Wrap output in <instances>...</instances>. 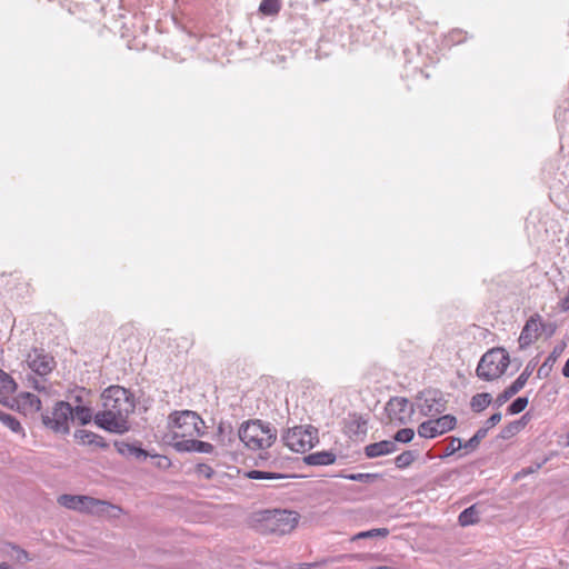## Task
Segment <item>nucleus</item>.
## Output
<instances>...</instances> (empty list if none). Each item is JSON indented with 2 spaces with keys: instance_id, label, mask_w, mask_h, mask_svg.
<instances>
[{
  "instance_id": "nucleus-1",
  "label": "nucleus",
  "mask_w": 569,
  "mask_h": 569,
  "mask_svg": "<svg viewBox=\"0 0 569 569\" xmlns=\"http://www.w3.org/2000/svg\"><path fill=\"white\" fill-rule=\"evenodd\" d=\"M101 400L102 410L96 413L94 423L109 432H127L128 418L136 408L133 395L121 386H110L102 392Z\"/></svg>"
},
{
  "instance_id": "nucleus-2",
  "label": "nucleus",
  "mask_w": 569,
  "mask_h": 569,
  "mask_svg": "<svg viewBox=\"0 0 569 569\" xmlns=\"http://www.w3.org/2000/svg\"><path fill=\"white\" fill-rule=\"evenodd\" d=\"M238 438L249 450H264L277 440V429L262 420H248L241 423Z\"/></svg>"
},
{
  "instance_id": "nucleus-3",
  "label": "nucleus",
  "mask_w": 569,
  "mask_h": 569,
  "mask_svg": "<svg viewBox=\"0 0 569 569\" xmlns=\"http://www.w3.org/2000/svg\"><path fill=\"white\" fill-rule=\"evenodd\" d=\"M509 355L502 348H492L480 359L476 369L477 377L491 381L502 376L509 366Z\"/></svg>"
},
{
  "instance_id": "nucleus-4",
  "label": "nucleus",
  "mask_w": 569,
  "mask_h": 569,
  "mask_svg": "<svg viewBox=\"0 0 569 569\" xmlns=\"http://www.w3.org/2000/svg\"><path fill=\"white\" fill-rule=\"evenodd\" d=\"M43 426L58 435L70 432V421H73V407L67 401H57L51 410L41 415Z\"/></svg>"
},
{
  "instance_id": "nucleus-5",
  "label": "nucleus",
  "mask_w": 569,
  "mask_h": 569,
  "mask_svg": "<svg viewBox=\"0 0 569 569\" xmlns=\"http://www.w3.org/2000/svg\"><path fill=\"white\" fill-rule=\"evenodd\" d=\"M176 437H202L204 435V421L191 410L174 411L169 416Z\"/></svg>"
},
{
  "instance_id": "nucleus-6",
  "label": "nucleus",
  "mask_w": 569,
  "mask_h": 569,
  "mask_svg": "<svg viewBox=\"0 0 569 569\" xmlns=\"http://www.w3.org/2000/svg\"><path fill=\"white\" fill-rule=\"evenodd\" d=\"M284 446L295 452H306L319 442L318 429L311 425L289 428L281 437Z\"/></svg>"
},
{
  "instance_id": "nucleus-7",
  "label": "nucleus",
  "mask_w": 569,
  "mask_h": 569,
  "mask_svg": "<svg viewBox=\"0 0 569 569\" xmlns=\"http://www.w3.org/2000/svg\"><path fill=\"white\" fill-rule=\"evenodd\" d=\"M59 503L68 509L96 513L99 516L108 513L109 510L121 511L120 508L107 501L88 496L62 495L59 497Z\"/></svg>"
},
{
  "instance_id": "nucleus-8",
  "label": "nucleus",
  "mask_w": 569,
  "mask_h": 569,
  "mask_svg": "<svg viewBox=\"0 0 569 569\" xmlns=\"http://www.w3.org/2000/svg\"><path fill=\"white\" fill-rule=\"evenodd\" d=\"M264 528L276 535L291 532L298 523V513L290 510H271L263 516Z\"/></svg>"
},
{
  "instance_id": "nucleus-9",
  "label": "nucleus",
  "mask_w": 569,
  "mask_h": 569,
  "mask_svg": "<svg viewBox=\"0 0 569 569\" xmlns=\"http://www.w3.org/2000/svg\"><path fill=\"white\" fill-rule=\"evenodd\" d=\"M456 425L457 418L455 416L443 415L420 423L418 427V435L421 438L432 439L455 429Z\"/></svg>"
},
{
  "instance_id": "nucleus-10",
  "label": "nucleus",
  "mask_w": 569,
  "mask_h": 569,
  "mask_svg": "<svg viewBox=\"0 0 569 569\" xmlns=\"http://www.w3.org/2000/svg\"><path fill=\"white\" fill-rule=\"evenodd\" d=\"M385 410L389 422L395 425H406L415 412L412 403L402 397L391 398L386 403Z\"/></svg>"
},
{
  "instance_id": "nucleus-11",
  "label": "nucleus",
  "mask_w": 569,
  "mask_h": 569,
  "mask_svg": "<svg viewBox=\"0 0 569 569\" xmlns=\"http://www.w3.org/2000/svg\"><path fill=\"white\" fill-rule=\"evenodd\" d=\"M419 410L421 415L435 417L442 413L447 408V401L439 390H426L420 392L418 398Z\"/></svg>"
},
{
  "instance_id": "nucleus-12",
  "label": "nucleus",
  "mask_w": 569,
  "mask_h": 569,
  "mask_svg": "<svg viewBox=\"0 0 569 569\" xmlns=\"http://www.w3.org/2000/svg\"><path fill=\"white\" fill-rule=\"evenodd\" d=\"M533 367L528 363L525 370L519 375V377L507 387L501 393H499L495 400L497 407H501L505 405L511 397L518 393L527 383L529 377L532 373Z\"/></svg>"
},
{
  "instance_id": "nucleus-13",
  "label": "nucleus",
  "mask_w": 569,
  "mask_h": 569,
  "mask_svg": "<svg viewBox=\"0 0 569 569\" xmlns=\"http://www.w3.org/2000/svg\"><path fill=\"white\" fill-rule=\"evenodd\" d=\"M27 361L29 368L39 376L50 373L56 365L54 359L51 356L38 350L30 353Z\"/></svg>"
},
{
  "instance_id": "nucleus-14",
  "label": "nucleus",
  "mask_w": 569,
  "mask_h": 569,
  "mask_svg": "<svg viewBox=\"0 0 569 569\" xmlns=\"http://www.w3.org/2000/svg\"><path fill=\"white\" fill-rule=\"evenodd\" d=\"M174 448L180 452H201L212 453L213 446L209 442H204L197 439H181L174 442Z\"/></svg>"
},
{
  "instance_id": "nucleus-15",
  "label": "nucleus",
  "mask_w": 569,
  "mask_h": 569,
  "mask_svg": "<svg viewBox=\"0 0 569 569\" xmlns=\"http://www.w3.org/2000/svg\"><path fill=\"white\" fill-rule=\"evenodd\" d=\"M396 450L397 445L393 440H382L365 447V453L368 458L386 456L395 452Z\"/></svg>"
},
{
  "instance_id": "nucleus-16",
  "label": "nucleus",
  "mask_w": 569,
  "mask_h": 569,
  "mask_svg": "<svg viewBox=\"0 0 569 569\" xmlns=\"http://www.w3.org/2000/svg\"><path fill=\"white\" fill-rule=\"evenodd\" d=\"M538 331L539 323L533 318H530L521 330L518 340L520 348L530 346L538 338Z\"/></svg>"
},
{
  "instance_id": "nucleus-17",
  "label": "nucleus",
  "mask_w": 569,
  "mask_h": 569,
  "mask_svg": "<svg viewBox=\"0 0 569 569\" xmlns=\"http://www.w3.org/2000/svg\"><path fill=\"white\" fill-rule=\"evenodd\" d=\"M337 456L335 452L318 451L303 457V462L308 466H329L336 462Z\"/></svg>"
},
{
  "instance_id": "nucleus-18",
  "label": "nucleus",
  "mask_w": 569,
  "mask_h": 569,
  "mask_svg": "<svg viewBox=\"0 0 569 569\" xmlns=\"http://www.w3.org/2000/svg\"><path fill=\"white\" fill-rule=\"evenodd\" d=\"M238 433L236 435L230 422L221 421L218 425L216 440L224 447H231L236 441Z\"/></svg>"
},
{
  "instance_id": "nucleus-19",
  "label": "nucleus",
  "mask_w": 569,
  "mask_h": 569,
  "mask_svg": "<svg viewBox=\"0 0 569 569\" xmlns=\"http://www.w3.org/2000/svg\"><path fill=\"white\" fill-rule=\"evenodd\" d=\"M74 439L82 445H94L99 448L108 447V443L101 436L86 429L77 430L74 432Z\"/></svg>"
},
{
  "instance_id": "nucleus-20",
  "label": "nucleus",
  "mask_w": 569,
  "mask_h": 569,
  "mask_svg": "<svg viewBox=\"0 0 569 569\" xmlns=\"http://www.w3.org/2000/svg\"><path fill=\"white\" fill-rule=\"evenodd\" d=\"M114 447L124 457H134L137 459H146L148 457L146 450L129 442L116 441Z\"/></svg>"
},
{
  "instance_id": "nucleus-21",
  "label": "nucleus",
  "mask_w": 569,
  "mask_h": 569,
  "mask_svg": "<svg viewBox=\"0 0 569 569\" xmlns=\"http://www.w3.org/2000/svg\"><path fill=\"white\" fill-rule=\"evenodd\" d=\"M18 405L31 412H37L41 409V400L38 396L30 392L21 393L18 398Z\"/></svg>"
},
{
  "instance_id": "nucleus-22",
  "label": "nucleus",
  "mask_w": 569,
  "mask_h": 569,
  "mask_svg": "<svg viewBox=\"0 0 569 569\" xmlns=\"http://www.w3.org/2000/svg\"><path fill=\"white\" fill-rule=\"evenodd\" d=\"M562 351H563V347L557 346L553 348L552 352L547 357L545 362L540 366V368L538 370L539 377L548 376L553 363L557 361L558 357L561 355Z\"/></svg>"
},
{
  "instance_id": "nucleus-23",
  "label": "nucleus",
  "mask_w": 569,
  "mask_h": 569,
  "mask_svg": "<svg viewBox=\"0 0 569 569\" xmlns=\"http://www.w3.org/2000/svg\"><path fill=\"white\" fill-rule=\"evenodd\" d=\"M492 401V397L488 392L477 393L471 398L470 407L475 412L485 410Z\"/></svg>"
},
{
  "instance_id": "nucleus-24",
  "label": "nucleus",
  "mask_w": 569,
  "mask_h": 569,
  "mask_svg": "<svg viewBox=\"0 0 569 569\" xmlns=\"http://www.w3.org/2000/svg\"><path fill=\"white\" fill-rule=\"evenodd\" d=\"M249 479L254 480H282L289 478V476L279 472H269L261 470H250L247 472Z\"/></svg>"
},
{
  "instance_id": "nucleus-25",
  "label": "nucleus",
  "mask_w": 569,
  "mask_h": 569,
  "mask_svg": "<svg viewBox=\"0 0 569 569\" xmlns=\"http://www.w3.org/2000/svg\"><path fill=\"white\" fill-rule=\"evenodd\" d=\"M92 418L94 419L91 408L81 405L73 408V420H77L80 425H88Z\"/></svg>"
},
{
  "instance_id": "nucleus-26",
  "label": "nucleus",
  "mask_w": 569,
  "mask_h": 569,
  "mask_svg": "<svg viewBox=\"0 0 569 569\" xmlns=\"http://www.w3.org/2000/svg\"><path fill=\"white\" fill-rule=\"evenodd\" d=\"M281 9L280 0H262L259 6V12L263 16L274 17Z\"/></svg>"
},
{
  "instance_id": "nucleus-27",
  "label": "nucleus",
  "mask_w": 569,
  "mask_h": 569,
  "mask_svg": "<svg viewBox=\"0 0 569 569\" xmlns=\"http://www.w3.org/2000/svg\"><path fill=\"white\" fill-rule=\"evenodd\" d=\"M488 428H480L476 431V433L466 442H463V449L466 450V453L475 451L481 440L487 436Z\"/></svg>"
},
{
  "instance_id": "nucleus-28",
  "label": "nucleus",
  "mask_w": 569,
  "mask_h": 569,
  "mask_svg": "<svg viewBox=\"0 0 569 569\" xmlns=\"http://www.w3.org/2000/svg\"><path fill=\"white\" fill-rule=\"evenodd\" d=\"M389 529L388 528H376V529H370V530H367V531H361V532H358L356 533L352 538H351V541H356V540H360V539H371V538H386L388 537L389 535Z\"/></svg>"
},
{
  "instance_id": "nucleus-29",
  "label": "nucleus",
  "mask_w": 569,
  "mask_h": 569,
  "mask_svg": "<svg viewBox=\"0 0 569 569\" xmlns=\"http://www.w3.org/2000/svg\"><path fill=\"white\" fill-rule=\"evenodd\" d=\"M478 520H479V515H478V511L476 509V506H471V507L465 509L459 515V523L462 527H467V526L473 525V523L478 522Z\"/></svg>"
},
{
  "instance_id": "nucleus-30",
  "label": "nucleus",
  "mask_w": 569,
  "mask_h": 569,
  "mask_svg": "<svg viewBox=\"0 0 569 569\" xmlns=\"http://www.w3.org/2000/svg\"><path fill=\"white\" fill-rule=\"evenodd\" d=\"M0 388L6 395L13 393L17 389L14 380L3 370L0 369Z\"/></svg>"
},
{
  "instance_id": "nucleus-31",
  "label": "nucleus",
  "mask_w": 569,
  "mask_h": 569,
  "mask_svg": "<svg viewBox=\"0 0 569 569\" xmlns=\"http://www.w3.org/2000/svg\"><path fill=\"white\" fill-rule=\"evenodd\" d=\"M0 421L11 431L23 435V428L21 423L13 416L3 412V415L0 416Z\"/></svg>"
},
{
  "instance_id": "nucleus-32",
  "label": "nucleus",
  "mask_w": 569,
  "mask_h": 569,
  "mask_svg": "<svg viewBox=\"0 0 569 569\" xmlns=\"http://www.w3.org/2000/svg\"><path fill=\"white\" fill-rule=\"evenodd\" d=\"M449 443L446 447L443 453L440 456L441 458H447L456 453L458 450L463 449V442L460 438L449 437Z\"/></svg>"
},
{
  "instance_id": "nucleus-33",
  "label": "nucleus",
  "mask_w": 569,
  "mask_h": 569,
  "mask_svg": "<svg viewBox=\"0 0 569 569\" xmlns=\"http://www.w3.org/2000/svg\"><path fill=\"white\" fill-rule=\"evenodd\" d=\"M528 398L527 397H518L515 399L508 407L507 411L509 415H517L526 409L528 406Z\"/></svg>"
},
{
  "instance_id": "nucleus-34",
  "label": "nucleus",
  "mask_w": 569,
  "mask_h": 569,
  "mask_svg": "<svg viewBox=\"0 0 569 569\" xmlns=\"http://www.w3.org/2000/svg\"><path fill=\"white\" fill-rule=\"evenodd\" d=\"M416 455L413 451H403L397 456L395 463L398 468L403 469L415 461Z\"/></svg>"
},
{
  "instance_id": "nucleus-35",
  "label": "nucleus",
  "mask_w": 569,
  "mask_h": 569,
  "mask_svg": "<svg viewBox=\"0 0 569 569\" xmlns=\"http://www.w3.org/2000/svg\"><path fill=\"white\" fill-rule=\"evenodd\" d=\"M343 477L351 481L369 483V482H372L375 479H377L378 475H376V473H349Z\"/></svg>"
},
{
  "instance_id": "nucleus-36",
  "label": "nucleus",
  "mask_w": 569,
  "mask_h": 569,
  "mask_svg": "<svg viewBox=\"0 0 569 569\" xmlns=\"http://www.w3.org/2000/svg\"><path fill=\"white\" fill-rule=\"evenodd\" d=\"M415 437V431L410 428H403L396 432L393 441L407 443L410 442Z\"/></svg>"
},
{
  "instance_id": "nucleus-37",
  "label": "nucleus",
  "mask_w": 569,
  "mask_h": 569,
  "mask_svg": "<svg viewBox=\"0 0 569 569\" xmlns=\"http://www.w3.org/2000/svg\"><path fill=\"white\" fill-rule=\"evenodd\" d=\"M197 473L206 479H211L214 471L213 469L206 463H199L196 469Z\"/></svg>"
},
{
  "instance_id": "nucleus-38",
  "label": "nucleus",
  "mask_w": 569,
  "mask_h": 569,
  "mask_svg": "<svg viewBox=\"0 0 569 569\" xmlns=\"http://www.w3.org/2000/svg\"><path fill=\"white\" fill-rule=\"evenodd\" d=\"M521 427V423L520 421H513L511 423H509L503 430H502V437L506 438L508 437L509 435H513L516 433L517 431H519Z\"/></svg>"
},
{
  "instance_id": "nucleus-39",
  "label": "nucleus",
  "mask_w": 569,
  "mask_h": 569,
  "mask_svg": "<svg viewBox=\"0 0 569 569\" xmlns=\"http://www.w3.org/2000/svg\"><path fill=\"white\" fill-rule=\"evenodd\" d=\"M543 463H545V461L536 463L535 466H530L528 468H523L520 472L517 473V478L525 477L529 473H533V472L538 471L542 467Z\"/></svg>"
},
{
  "instance_id": "nucleus-40",
  "label": "nucleus",
  "mask_w": 569,
  "mask_h": 569,
  "mask_svg": "<svg viewBox=\"0 0 569 569\" xmlns=\"http://www.w3.org/2000/svg\"><path fill=\"white\" fill-rule=\"evenodd\" d=\"M501 413L500 412H496L493 415H491L487 421H486V426L483 428H488V430L492 427H495L496 425H498L500 421H501Z\"/></svg>"
},
{
  "instance_id": "nucleus-41",
  "label": "nucleus",
  "mask_w": 569,
  "mask_h": 569,
  "mask_svg": "<svg viewBox=\"0 0 569 569\" xmlns=\"http://www.w3.org/2000/svg\"><path fill=\"white\" fill-rule=\"evenodd\" d=\"M17 553H18L17 555V559L19 561H27V560H29L28 553L23 549L17 548Z\"/></svg>"
},
{
  "instance_id": "nucleus-42",
  "label": "nucleus",
  "mask_w": 569,
  "mask_h": 569,
  "mask_svg": "<svg viewBox=\"0 0 569 569\" xmlns=\"http://www.w3.org/2000/svg\"><path fill=\"white\" fill-rule=\"evenodd\" d=\"M356 423H357V428L359 430L366 431V428H367V421L366 420H363L362 418H359L358 420H356Z\"/></svg>"
},
{
  "instance_id": "nucleus-43",
  "label": "nucleus",
  "mask_w": 569,
  "mask_h": 569,
  "mask_svg": "<svg viewBox=\"0 0 569 569\" xmlns=\"http://www.w3.org/2000/svg\"><path fill=\"white\" fill-rule=\"evenodd\" d=\"M562 375L567 378H569V357H568V360L566 361L563 368H562Z\"/></svg>"
},
{
  "instance_id": "nucleus-44",
  "label": "nucleus",
  "mask_w": 569,
  "mask_h": 569,
  "mask_svg": "<svg viewBox=\"0 0 569 569\" xmlns=\"http://www.w3.org/2000/svg\"><path fill=\"white\" fill-rule=\"evenodd\" d=\"M0 569H10V567L7 563L1 562L0 563Z\"/></svg>"
},
{
  "instance_id": "nucleus-45",
  "label": "nucleus",
  "mask_w": 569,
  "mask_h": 569,
  "mask_svg": "<svg viewBox=\"0 0 569 569\" xmlns=\"http://www.w3.org/2000/svg\"><path fill=\"white\" fill-rule=\"evenodd\" d=\"M34 388H36L37 390H43V389H44V387H43V386H40V383H38V382L34 385Z\"/></svg>"
},
{
  "instance_id": "nucleus-46",
  "label": "nucleus",
  "mask_w": 569,
  "mask_h": 569,
  "mask_svg": "<svg viewBox=\"0 0 569 569\" xmlns=\"http://www.w3.org/2000/svg\"><path fill=\"white\" fill-rule=\"evenodd\" d=\"M74 401H76L78 405H80V403H81V401H82V400H81V397H80V396H76V397H74Z\"/></svg>"
},
{
  "instance_id": "nucleus-47",
  "label": "nucleus",
  "mask_w": 569,
  "mask_h": 569,
  "mask_svg": "<svg viewBox=\"0 0 569 569\" xmlns=\"http://www.w3.org/2000/svg\"><path fill=\"white\" fill-rule=\"evenodd\" d=\"M159 458H160L161 460L166 461V462H167V465H169V461H168L167 457H159Z\"/></svg>"
},
{
  "instance_id": "nucleus-48",
  "label": "nucleus",
  "mask_w": 569,
  "mask_h": 569,
  "mask_svg": "<svg viewBox=\"0 0 569 569\" xmlns=\"http://www.w3.org/2000/svg\"><path fill=\"white\" fill-rule=\"evenodd\" d=\"M567 445L569 446V432L567 433Z\"/></svg>"
},
{
  "instance_id": "nucleus-49",
  "label": "nucleus",
  "mask_w": 569,
  "mask_h": 569,
  "mask_svg": "<svg viewBox=\"0 0 569 569\" xmlns=\"http://www.w3.org/2000/svg\"><path fill=\"white\" fill-rule=\"evenodd\" d=\"M3 415V411L0 410V416Z\"/></svg>"
}]
</instances>
